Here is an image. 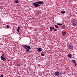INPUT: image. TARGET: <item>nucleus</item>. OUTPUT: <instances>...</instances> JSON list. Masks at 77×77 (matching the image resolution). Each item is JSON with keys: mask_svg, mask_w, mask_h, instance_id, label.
<instances>
[{"mask_svg": "<svg viewBox=\"0 0 77 77\" xmlns=\"http://www.w3.org/2000/svg\"><path fill=\"white\" fill-rule=\"evenodd\" d=\"M39 4H40V5H44V2L40 1L32 3L33 5H34L35 7H36V8L40 6V5Z\"/></svg>", "mask_w": 77, "mask_h": 77, "instance_id": "obj_1", "label": "nucleus"}, {"mask_svg": "<svg viewBox=\"0 0 77 77\" xmlns=\"http://www.w3.org/2000/svg\"><path fill=\"white\" fill-rule=\"evenodd\" d=\"M22 46L23 48H25V49H26V52H27V53L29 52V50H30V49H31V48L30 47V46L29 45L27 46L26 45H22Z\"/></svg>", "mask_w": 77, "mask_h": 77, "instance_id": "obj_2", "label": "nucleus"}, {"mask_svg": "<svg viewBox=\"0 0 77 77\" xmlns=\"http://www.w3.org/2000/svg\"><path fill=\"white\" fill-rule=\"evenodd\" d=\"M67 47L69 50H73L74 48V47L70 45H68Z\"/></svg>", "mask_w": 77, "mask_h": 77, "instance_id": "obj_3", "label": "nucleus"}, {"mask_svg": "<svg viewBox=\"0 0 77 77\" xmlns=\"http://www.w3.org/2000/svg\"><path fill=\"white\" fill-rule=\"evenodd\" d=\"M60 73L58 71H56L54 73V75L56 76V77H58Z\"/></svg>", "mask_w": 77, "mask_h": 77, "instance_id": "obj_4", "label": "nucleus"}, {"mask_svg": "<svg viewBox=\"0 0 77 77\" xmlns=\"http://www.w3.org/2000/svg\"><path fill=\"white\" fill-rule=\"evenodd\" d=\"M0 58L1 59V60H3V61H4V60H6V58L3 57H2V56H1L0 57Z\"/></svg>", "mask_w": 77, "mask_h": 77, "instance_id": "obj_5", "label": "nucleus"}, {"mask_svg": "<svg viewBox=\"0 0 77 77\" xmlns=\"http://www.w3.org/2000/svg\"><path fill=\"white\" fill-rule=\"evenodd\" d=\"M37 50H38V53H40L41 51H42V48H37Z\"/></svg>", "mask_w": 77, "mask_h": 77, "instance_id": "obj_6", "label": "nucleus"}, {"mask_svg": "<svg viewBox=\"0 0 77 77\" xmlns=\"http://www.w3.org/2000/svg\"><path fill=\"white\" fill-rule=\"evenodd\" d=\"M45 53L44 51H42L41 52V56H45Z\"/></svg>", "mask_w": 77, "mask_h": 77, "instance_id": "obj_7", "label": "nucleus"}, {"mask_svg": "<svg viewBox=\"0 0 77 77\" xmlns=\"http://www.w3.org/2000/svg\"><path fill=\"white\" fill-rule=\"evenodd\" d=\"M50 32H52V30L54 29V27H52L51 26H50Z\"/></svg>", "mask_w": 77, "mask_h": 77, "instance_id": "obj_8", "label": "nucleus"}, {"mask_svg": "<svg viewBox=\"0 0 77 77\" xmlns=\"http://www.w3.org/2000/svg\"><path fill=\"white\" fill-rule=\"evenodd\" d=\"M66 32H63L62 33V36H65V35H66Z\"/></svg>", "mask_w": 77, "mask_h": 77, "instance_id": "obj_9", "label": "nucleus"}, {"mask_svg": "<svg viewBox=\"0 0 77 77\" xmlns=\"http://www.w3.org/2000/svg\"><path fill=\"white\" fill-rule=\"evenodd\" d=\"M68 57L69 58H71L72 57V55L70 54H69L68 55Z\"/></svg>", "mask_w": 77, "mask_h": 77, "instance_id": "obj_10", "label": "nucleus"}, {"mask_svg": "<svg viewBox=\"0 0 77 77\" xmlns=\"http://www.w3.org/2000/svg\"><path fill=\"white\" fill-rule=\"evenodd\" d=\"M17 65L19 66H21L22 65V64L21 63H19L17 64Z\"/></svg>", "mask_w": 77, "mask_h": 77, "instance_id": "obj_11", "label": "nucleus"}, {"mask_svg": "<svg viewBox=\"0 0 77 77\" xmlns=\"http://www.w3.org/2000/svg\"><path fill=\"white\" fill-rule=\"evenodd\" d=\"M71 22H72V23H73V22H75V19H72Z\"/></svg>", "mask_w": 77, "mask_h": 77, "instance_id": "obj_12", "label": "nucleus"}, {"mask_svg": "<svg viewBox=\"0 0 77 77\" xmlns=\"http://www.w3.org/2000/svg\"><path fill=\"white\" fill-rule=\"evenodd\" d=\"M61 13L62 14H65V11H62L61 12Z\"/></svg>", "mask_w": 77, "mask_h": 77, "instance_id": "obj_13", "label": "nucleus"}, {"mask_svg": "<svg viewBox=\"0 0 77 77\" xmlns=\"http://www.w3.org/2000/svg\"><path fill=\"white\" fill-rule=\"evenodd\" d=\"M61 28L62 29H65L66 27H65V26L64 25L62 26Z\"/></svg>", "mask_w": 77, "mask_h": 77, "instance_id": "obj_14", "label": "nucleus"}, {"mask_svg": "<svg viewBox=\"0 0 77 77\" xmlns=\"http://www.w3.org/2000/svg\"><path fill=\"white\" fill-rule=\"evenodd\" d=\"M14 3H19V1H18L17 0L16 1L14 2Z\"/></svg>", "mask_w": 77, "mask_h": 77, "instance_id": "obj_15", "label": "nucleus"}, {"mask_svg": "<svg viewBox=\"0 0 77 77\" xmlns=\"http://www.w3.org/2000/svg\"><path fill=\"white\" fill-rule=\"evenodd\" d=\"M54 27H56L57 29H58L59 28V26H58L56 25H55L54 26Z\"/></svg>", "mask_w": 77, "mask_h": 77, "instance_id": "obj_16", "label": "nucleus"}, {"mask_svg": "<svg viewBox=\"0 0 77 77\" xmlns=\"http://www.w3.org/2000/svg\"><path fill=\"white\" fill-rule=\"evenodd\" d=\"M41 11H40L38 12L36 14V15H39V14H41Z\"/></svg>", "mask_w": 77, "mask_h": 77, "instance_id": "obj_17", "label": "nucleus"}, {"mask_svg": "<svg viewBox=\"0 0 77 77\" xmlns=\"http://www.w3.org/2000/svg\"><path fill=\"white\" fill-rule=\"evenodd\" d=\"M20 29V27H18L17 29V32H19V29Z\"/></svg>", "mask_w": 77, "mask_h": 77, "instance_id": "obj_18", "label": "nucleus"}, {"mask_svg": "<svg viewBox=\"0 0 77 77\" xmlns=\"http://www.w3.org/2000/svg\"><path fill=\"white\" fill-rule=\"evenodd\" d=\"M72 61H73V63H76V62H75V60H72Z\"/></svg>", "mask_w": 77, "mask_h": 77, "instance_id": "obj_19", "label": "nucleus"}, {"mask_svg": "<svg viewBox=\"0 0 77 77\" xmlns=\"http://www.w3.org/2000/svg\"><path fill=\"white\" fill-rule=\"evenodd\" d=\"M7 29H9V28H10V26L9 25H7Z\"/></svg>", "mask_w": 77, "mask_h": 77, "instance_id": "obj_20", "label": "nucleus"}, {"mask_svg": "<svg viewBox=\"0 0 77 77\" xmlns=\"http://www.w3.org/2000/svg\"><path fill=\"white\" fill-rule=\"evenodd\" d=\"M73 26H77V25L75 24V23L74 22L72 24Z\"/></svg>", "mask_w": 77, "mask_h": 77, "instance_id": "obj_21", "label": "nucleus"}, {"mask_svg": "<svg viewBox=\"0 0 77 77\" xmlns=\"http://www.w3.org/2000/svg\"><path fill=\"white\" fill-rule=\"evenodd\" d=\"M54 32H57V29H54Z\"/></svg>", "mask_w": 77, "mask_h": 77, "instance_id": "obj_22", "label": "nucleus"}, {"mask_svg": "<svg viewBox=\"0 0 77 77\" xmlns=\"http://www.w3.org/2000/svg\"><path fill=\"white\" fill-rule=\"evenodd\" d=\"M3 7L2 6H0V9H2Z\"/></svg>", "mask_w": 77, "mask_h": 77, "instance_id": "obj_23", "label": "nucleus"}, {"mask_svg": "<svg viewBox=\"0 0 77 77\" xmlns=\"http://www.w3.org/2000/svg\"><path fill=\"white\" fill-rule=\"evenodd\" d=\"M0 77H3V74H2L1 76H0Z\"/></svg>", "mask_w": 77, "mask_h": 77, "instance_id": "obj_24", "label": "nucleus"}, {"mask_svg": "<svg viewBox=\"0 0 77 77\" xmlns=\"http://www.w3.org/2000/svg\"><path fill=\"white\" fill-rule=\"evenodd\" d=\"M57 25H60V23H57Z\"/></svg>", "mask_w": 77, "mask_h": 77, "instance_id": "obj_25", "label": "nucleus"}, {"mask_svg": "<svg viewBox=\"0 0 77 77\" xmlns=\"http://www.w3.org/2000/svg\"><path fill=\"white\" fill-rule=\"evenodd\" d=\"M2 57H4V56H5V54H3L2 55Z\"/></svg>", "mask_w": 77, "mask_h": 77, "instance_id": "obj_26", "label": "nucleus"}, {"mask_svg": "<svg viewBox=\"0 0 77 77\" xmlns=\"http://www.w3.org/2000/svg\"><path fill=\"white\" fill-rule=\"evenodd\" d=\"M62 24H63L60 23V26H62Z\"/></svg>", "mask_w": 77, "mask_h": 77, "instance_id": "obj_27", "label": "nucleus"}, {"mask_svg": "<svg viewBox=\"0 0 77 77\" xmlns=\"http://www.w3.org/2000/svg\"><path fill=\"white\" fill-rule=\"evenodd\" d=\"M75 66H76V65H77V63H75Z\"/></svg>", "mask_w": 77, "mask_h": 77, "instance_id": "obj_28", "label": "nucleus"}, {"mask_svg": "<svg viewBox=\"0 0 77 77\" xmlns=\"http://www.w3.org/2000/svg\"><path fill=\"white\" fill-rule=\"evenodd\" d=\"M62 73H60V75H62Z\"/></svg>", "mask_w": 77, "mask_h": 77, "instance_id": "obj_29", "label": "nucleus"}, {"mask_svg": "<svg viewBox=\"0 0 77 77\" xmlns=\"http://www.w3.org/2000/svg\"><path fill=\"white\" fill-rule=\"evenodd\" d=\"M9 60H8V61H9Z\"/></svg>", "mask_w": 77, "mask_h": 77, "instance_id": "obj_30", "label": "nucleus"}, {"mask_svg": "<svg viewBox=\"0 0 77 77\" xmlns=\"http://www.w3.org/2000/svg\"><path fill=\"white\" fill-rule=\"evenodd\" d=\"M2 52V53H4V52Z\"/></svg>", "mask_w": 77, "mask_h": 77, "instance_id": "obj_31", "label": "nucleus"}, {"mask_svg": "<svg viewBox=\"0 0 77 77\" xmlns=\"http://www.w3.org/2000/svg\"><path fill=\"white\" fill-rule=\"evenodd\" d=\"M17 77H18L17 75Z\"/></svg>", "mask_w": 77, "mask_h": 77, "instance_id": "obj_32", "label": "nucleus"}]
</instances>
